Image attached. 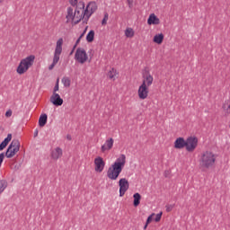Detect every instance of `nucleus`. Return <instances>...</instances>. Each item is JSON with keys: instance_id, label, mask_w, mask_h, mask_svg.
Listing matches in <instances>:
<instances>
[{"instance_id": "f257e3e1", "label": "nucleus", "mask_w": 230, "mask_h": 230, "mask_svg": "<svg viewBox=\"0 0 230 230\" xmlns=\"http://www.w3.org/2000/svg\"><path fill=\"white\" fill-rule=\"evenodd\" d=\"M127 163V156L125 155H120L119 158L109 167L107 171V177L111 179V181H117L118 177L121 172H123V168H125V164Z\"/></svg>"}, {"instance_id": "f03ea898", "label": "nucleus", "mask_w": 230, "mask_h": 230, "mask_svg": "<svg viewBox=\"0 0 230 230\" xmlns=\"http://www.w3.org/2000/svg\"><path fill=\"white\" fill-rule=\"evenodd\" d=\"M215 163H217L216 154L211 151H205L201 154L199 158V164L201 168L209 170V168H213V166H215Z\"/></svg>"}, {"instance_id": "7ed1b4c3", "label": "nucleus", "mask_w": 230, "mask_h": 230, "mask_svg": "<svg viewBox=\"0 0 230 230\" xmlns=\"http://www.w3.org/2000/svg\"><path fill=\"white\" fill-rule=\"evenodd\" d=\"M33 62H35V56L33 55H30L29 57L22 59L16 69L18 75H24V73L33 66Z\"/></svg>"}, {"instance_id": "20e7f679", "label": "nucleus", "mask_w": 230, "mask_h": 230, "mask_svg": "<svg viewBox=\"0 0 230 230\" xmlns=\"http://www.w3.org/2000/svg\"><path fill=\"white\" fill-rule=\"evenodd\" d=\"M21 150V142L19 139H13L5 152V157L12 159Z\"/></svg>"}, {"instance_id": "39448f33", "label": "nucleus", "mask_w": 230, "mask_h": 230, "mask_svg": "<svg viewBox=\"0 0 230 230\" xmlns=\"http://www.w3.org/2000/svg\"><path fill=\"white\" fill-rule=\"evenodd\" d=\"M199 146V138L197 137H188L185 140V148L187 152H195Z\"/></svg>"}, {"instance_id": "423d86ee", "label": "nucleus", "mask_w": 230, "mask_h": 230, "mask_svg": "<svg viewBox=\"0 0 230 230\" xmlns=\"http://www.w3.org/2000/svg\"><path fill=\"white\" fill-rule=\"evenodd\" d=\"M75 59L77 60L79 64H85V62L89 60V56H87L85 49L78 48L75 51Z\"/></svg>"}, {"instance_id": "0eeeda50", "label": "nucleus", "mask_w": 230, "mask_h": 230, "mask_svg": "<svg viewBox=\"0 0 230 230\" xmlns=\"http://www.w3.org/2000/svg\"><path fill=\"white\" fill-rule=\"evenodd\" d=\"M96 10H98V5H96L95 2H90L86 5V8L83 11L84 17H86V22L91 18V15H93V13H94V12H96Z\"/></svg>"}, {"instance_id": "6e6552de", "label": "nucleus", "mask_w": 230, "mask_h": 230, "mask_svg": "<svg viewBox=\"0 0 230 230\" xmlns=\"http://www.w3.org/2000/svg\"><path fill=\"white\" fill-rule=\"evenodd\" d=\"M119 197H123L125 193H127V191L128 190V188H130L128 180L126 178H121L119 181Z\"/></svg>"}, {"instance_id": "1a4fd4ad", "label": "nucleus", "mask_w": 230, "mask_h": 230, "mask_svg": "<svg viewBox=\"0 0 230 230\" xmlns=\"http://www.w3.org/2000/svg\"><path fill=\"white\" fill-rule=\"evenodd\" d=\"M142 78H143L142 84H145V85H146L147 87H150V85L154 84V76H152V75L150 74V71L148 70H146L143 73Z\"/></svg>"}, {"instance_id": "9d476101", "label": "nucleus", "mask_w": 230, "mask_h": 230, "mask_svg": "<svg viewBox=\"0 0 230 230\" xmlns=\"http://www.w3.org/2000/svg\"><path fill=\"white\" fill-rule=\"evenodd\" d=\"M94 164L95 172L102 173V172H103V169L105 168V161H103V158L101 156L96 157L94 159Z\"/></svg>"}, {"instance_id": "9b49d317", "label": "nucleus", "mask_w": 230, "mask_h": 230, "mask_svg": "<svg viewBox=\"0 0 230 230\" xmlns=\"http://www.w3.org/2000/svg\"><path fill=\"white\" fill-rule=\"evenodd\" d=\"M148 87L147 85L142 84L138 88V97L140 100H146L148 98Z\"/></svg>"}, {"instance_id": "f8f14e48", "label": "nucleus", "mask_w": 230, "mask_h": 230, "mask_svg": "<svg viewBox=\"0 0 230 230\" xmlns=\"http://www.w3.org/2000/svg\"><path fill=\"white\" fill-rule=\"evenodd\" d=\"M50 102L55 105V107H61L64 104V99L60 97L58 93H52L50 96Z\"/></svg>"}, {"instance_id": "ddd939ff", "label": "nucleus", "mask_w": 230, "mask_h": 230, "mask_svg": "<svg viewBox=\"0 0 230 230\" xmlns=\"http://www.w3.org/2000/svg\"><path fill=\"white\" fill-rule=\"evenodd\" d=\"M174 148H177L178 150H182V148H186V140L184 137H180L176 138L174 141Z\"/></svg>"}, {"instance_id": "4468645a", "label": "nucleus", "mask_w": 230, "mask_h": 230, "mask_svg": "<svg viewBox=\"0 0 230 230\" xmlns=\"http://www.w3.org/2000/svg\"><path fill=\"white\" fill-rule=\"evenodd\" d=\"M62 154H63L62 148L56 147L50 153L51 159H54V161H58V159H60V157L62 156Z\"/></svg>"}, {"instance_id": "2eb2a0df", "label": "nucleus", "mask_w": 230, "mask_h": 230, "mask_svg": "<svg viewBox=\"0 0 230 230\" xmlns=\"http://www.w3.org/2000/svg\"><path fill=\"white\" fill-rule=\"evenodd\" d=\"M147 24H149V26H152V24H161V20H159L155 13H151L147 19Z\"/></svg>"}, {"instance_id": "dca6fc26", "label": "nucleus", "mask_w": 230, "mask_h": 230, "mask_svg": "<svg viewBox=\"0 0 230 230\" xmlns=\"http://www.w3.org/2000/svg\"><path fill=\"white\" fill-rule=\"evenodd\" d=\"M62 44H64V40L60 38L56 44V49L54 51V55L60 57L62 55Z\"/></svg>"}, {"instance_id": "f3484780", "label": "nucleus", "mask_w": 230, "mask_h": 230, "mask_svg": "<svg viewBox=\"0 0 230 230\" xmlns=\"http://www.w3.org/2000/svg\"><path fill=\"white\" fill-rule=\"evenodd\" d=\"M112 146H114V139L110 138L105 141L103 146H102L101 150L102 152H107V150H111Z\"/></svg>"}, {"instance_id": "a211bd4d", "label": "nucleus", "mask_w": 230, "mask_h": 230, "mask_svg": "<svg viewBox=\"0 0 230 230\" xmlns=\"http://www.w3.org/2000/svg\"><path fill=\"white\" fill-rule=\"evenodd\" d=\"M12 141V134H8L7 137L4 139V141L0 144V152H3L4 149L8 146V143Z\"/></svg>"}, {"instance_id": "6ab92c4d", "label": "nucleus", "mask_w": 230, "mask_h": 230, "mask_svg": "<svg viewBox=\"0 0 230 230\" xmlns=\"http://www.w3.org/2000/svg\"><path fill=\"white\" fill-rule=\"evenodd\" d=\"M66 19L67 20V22H69V21H74L75 19H76V13L73 12V7H67V13Z\"/></svg>"}, {"instance_id": "aec40b11", "label": "nucleus", "mask_w": 230, "mask_h": 230, "mask_svg": "<svg viewBox=\"0 0 230 230\" xmlns=\"http://www.w3.org/2000/svg\"><path fill=\"white\" fill-rule=\"evenodd\" d=\"M46 123H48V114L44 113L40 116L39 125L40 127H46Z\"/></svg>"}, {"instance_id": "412c9836", "label": "nucleus", "mask_w": 230, "mask_h": 230, "mask_svg": "<svg viewBox=\"0 0 230 230\" xmlns=\"http://www.w3.org/2000/svg\"><path fill=\"white\" fill-rule=\"evenodd\" d=\"M133 199H134L133 206L135 208H137V206H139V204H141V194H139L138 192H136L133 195Z\"/></svg>"}, {"instance_id": "4be33fe9", "label": "nucleus", "mask_w": 230, "mask_h": 230, "mask_svg": "<svg viewBox=\"0 0 230 230\" xmlns=\"http://www.w3.org/2000/svg\"><path fill=\"white\" fill-rule=\"evenodd\" d=\"M153 40L155 42V44H163V41L164 40V34L160 33L155 35Z\"/></svg>"}, {"instance_id": "5701e85b", "label": "nucleus", "mask_w": 230, "mask_h": 230, "mask_svg": "<svg viewBox=\"0 0 230 230\" xmlns=\"http://www.w3.org/2000/svg\"><path fill=\"white\" fill-rule=\"evenodd\" d=\"M75 19H80V15H81V19H84L85 22H87V16H84V11L78 9V7H75Z\"/></svg>"}, {"instance_id": "b1692460", "label": "nucleus", "mask_w": 230, "mask_h": 230, "mask_svg": "<svg viewBox=\"0 0 230 230\" xmlns=\"http://www.w3.org/2000/svg\"><path fill=\"white\" fill-rule=\"evenodd\" d=\"M58 60H60V56H57V55L54 54L53 62H52V64L49 65V71L53 70V68L55 67V66L58 64Z\"/></svg>"}, {"instance_id": "393cba45", "label": "nucleus", "mask_w": 230, "mask_h": 230, "mask_svg": "<svg viewBox=\"0 0 230 230\" xmlns=\"http://www.w3.org/2000/svg\"><path fill=\"white\" fill-rule=\"evenodd\" d=\"M119 75L118 70H116V68H111L109 72H108V76L111 80L115 81V76Z\"/></svg>"}, {"instance_id": "a878e982", "label": "nucleus", "mask_w": 230, "mask_h": 230, "mask_svg": "<svg viewBox=\"0 0 230 230\" xmlns=\"http://www.w3.org/2000/svg\"><path fill=\"white\" fill-rule=\"evenodd\" d=\"M6 188H8V181L5 180H0V195L4 191V190H6Z\"/></svg>"}, {"instance_id": "bb28decb", "label": "nucleus", "mask_w": 230, "mask_h": 230, "mask_svg": "<svg viewBox=\"0 0 230 230\" xmlns=\"http://www.w3.org/2000/svg\"><path fill=\"white\" fill-rule=\"evenodd\" d=\"M62 84H64V87H71V79L67 76H64L61 79Z\"/></svg>"}, {"instance_id": "cd10ccee", "label": "nucleus", "mask_w": 230, "mask_h": 230, "mask_svg": "<svg viewBox=\"0 0 230 230\" xmlns=\"http://www.w3.org/2000/svg\"><path fill=\"white\" fill-rule=\"evenodd\" d=\"M125 36L128 39H132V37H134V29L127 28L126 31H125Z\"/></svg>"}, {"instance_id": "c85d7f7f", "label": "nucleus", "mask_w": 230, "mask_h": 230, "mask_svg": "<svg viewBox=\"0 0 230 230\" xmlns=\"http://www.w3.org/2000/svg\"><path fill=\"white\" fill-rule=\"evenodd\" d=\"M87 42H93L94 40V31L91 30L86 35Z\"/></svg>"}, {"instance_id": "c756f323", "label": "nucleus", "mask_w": 230, "mask_h": 230, "mask_svg": "<svg viewBox=\"0 0 230 230\" xmlns=\"http://www.w3.org/2000/svg\"><path fill=\"white\" fill-rule=\"evenodd\" d=\"M78 10H82L83 12L85 10V3L84 2H79L77 4Z\"/></svg>"}, {"instance_id": "7c9ffc66", "label": "nucleus", "mask_w": 230, "mask_h": 230, "mask_svg": "<svg viewBox=\"0 0 230 230\" xmlns=\"http://www.w3.org/2000/svg\"><path fill=\"white\" fill-rule=\"evenodd\" d=\"M107 21H109V13H106L104 14V17H103L102 21V25L105 26L107 24Z\"/></svg>"}, {"instance_id": "2f4dec72", "label": "nucleus", "mask_w": 230, "mask_h": 230, "mask_svg": "<svg viewBox=\"0 0 230 230\" xmlns=\"http://www.w3.org/2000/svg\"><path fill=\"white\" fill-rule=\"evenodd\" d=\"M86 31H87V27L84 29L83 33L79 36V38L76 40V41H75L76 44H80V40H82V39H83L84 35H85Z\"/></svg>"}, {"instance_id": "473e14b6", "label": "nucleus", "mask_w": 230, "mask_h": 230, "mask_svg": "<svg viewBox=\"0 0 230 230\" xmlns=\"http://www.w3.org/2000/svg\"><path fill=\"white\" fill-rule=\"evenodd\" d=\"M174 207H175V205H170V204L166 205L165 206L166 213H170L173 209Z\"/></svg>"}, {"instance_id": "72a5a7b5", "label": "nucleus", "mask_w": 230, "mask_h": 230, "mask_svg": "<svg viewBox=\"0 0 230 230\" xmlns=\"http://www.w3.org/2000/svg\"><path fill=\"white\" fill-rule=\"evenodd\" d=\"M155 216V213H153L152 215H150L147 219H146V226H148V224H150L152 222V220H154V217Z\"/></svg>"}, {"instance_id": "f704fd0d", "label": "nucleus", "mask_w": 230, "mask_h": 230, "mask_svg": "<svg viewBox=\"0 0 230 230\" xmlns=\"http://www.w3.org/2000/svg\"><path fill=\"white\" fill-rule=\"evenodd\" d=\"M58 82H59V79H58L57 82H56V84H55L54 89H53V94H57V91H58V89H59Z\"/></svg>"}, {"instance_id": "c9c22d12", "label": "nucleus", "mask_w": 230, "mask_h": 230, "mask_svg": "<svg viewBox=\"0 0 230 230\" xmlns=\"http://www.w3.org/2000/svg\"><path fill=\"white\" fill-rule=\"evenodd\" d=\"M163 217V212H160L158 214H156L155 218V222H161V217Z\"/></svg>"}, {"instance_id": "e433bc0d", "label": "nucleus", "mask_w": 230, "mask_h": 230, "mask_svg": "<svg viewBox=\"0 0 230 230\" xmlns=\"http://www.w3.org/2000/svg\"><path fill=\"white\" fill-rule=\"evenodd\" d=\"M223 109L226 111V114H230V104H224Z\"/></svg>"}, {"instance_id": "4c0bfd02", "label": "nucleus", "mask_w": 230, "mask_h": 230, "mask_svg": "<svg viewBox=\"0 0 230 230\" xmlns=\"http://www.w3.org/2000/svg\"><path fill=\"white\" fill-rule=\"evenodd\" d=\"M71 6L78 7V0H69Z\"/></svg>"}, {"instance_id": "58836bf2", "label": "nucleus", "mask_w": 230, "mask_h": 230, "mask_svg": "<svg viewBox=\"0 0 230 230\" xmlns=\"http://www.w3.org/2000/svg\"><path fill=\"white\" fill-rule=\"evenodd\" d=\"M3 161H4V153L0 154V168L3 165Z\"/></svg>"}, {"instance_id": "ea45409f", "label": "nucleus", "mask_w": 230, "mask_h": 230, "mask_svg": "<svg viewBox=\"0 0 230 230\" xmlns=\"http://www.w3.org/2000/svg\"><path fill=\"white\" fill-rule=\"evenodd\" d=\"M12 116V110H8L6 112H5V117L6 118H11Z\"/></svg>"}, {"instance_id": "a19ab883", "label": "nucleus", "mask_w": 230, "mask_h": 230, "mask_svg": "<svg viewBox=\"0 0 230 230\" xmlns=\"http://www.w3.org/2000/svg\"><path fill=\"white\" fill-rule=\"evenodd\" d=\"M77 46H78V44H76V42H75V44L74 45V47H73L71 52L69 53V55H73L75 53V49H76Z\"/></svg>"}, {"instance_id": "79ce46f5", "label": "nucleus", "mask_w": 230, "mask_h": 230, "mask_svg": "<svg viewBox=\"0 0 230 230\" xmlns=\"http://www.w3.org/2000/svg\"><path fill=\"white\" fill-rule=\"evenodd\" d=\"M82 21V15H80V18H77V20L74 21V24H78Z\"/></svg>"}, {"instance_id": "37998d69", "label": "nucleus", "mask_w": 230, "mask_h": 230, "mask_svg": "<svg viewBox=\"0 0 230 230\" xmlns=\"http://www.w3.org/2000/svg\"><path fill=\"white\" fill-rule=\"evenodd\" d=\"M37 136H39V130H35V132H34V137H37Z\"/></svg>"}, {"instance_id": "c03bdc74", "label": "nucleus", "mask_w": 230, "mask_h": 230, "mask_svg": "<svg viewBox=\"0 0 230 230\" xmlns=\"http://www.w3.org/2000/svg\"><path fill=\"white\" fill-rule=\"evenodd\" d=\"M66 139H67L68 141H71V139H72L71 135H66Z\"/></svg>"}, {"instance_id": "a18cd8bd", "label": "nucleus", "mask_w": 230, "mask_h": 230, "mask_svg": "<svg viewBox=\"0 0 230 230\" xmlns=\"http://www.w3.org/2000/svg\"><path fill=\"white\" fill-rule=\"evenodd\" d=\"M146 227H148V225H146V223L144 229H146Z\"/></svg>"}, {"instance_id": "49530a36", "label": "nucleus", "mask_w": 230, "mask_h": 230, "mask_svg": "<svg viewBox=\"0 0 230 230\" xmlns=\"http://www.w3.org/2000/svg\"><path fill=\"white\" fill-rule=\"evenodd\" d=\"M3 1H4V0H0V3H3Z\"/></svg>"}]
</instances>
